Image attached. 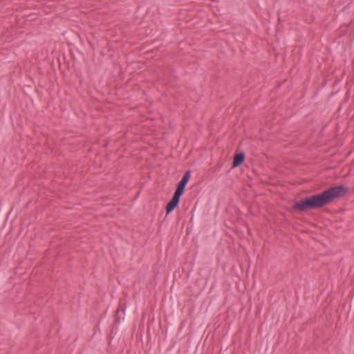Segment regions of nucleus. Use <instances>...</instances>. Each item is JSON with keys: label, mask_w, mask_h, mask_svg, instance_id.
<instances>
[{"label": "nucleus", "mask_w": 354, "mask_h": 354, "mask_svg": "<svg viewBox=\"0 0 354 354\" xmlns=\"http://www.w3.org/2000/svg\"><path fill=\"white\" fill-rule=\"evenodd\" d=\"M346 189L344 186L332 187L321 194L303 198L294 203L295 210L303 212L309 209H315L323 207L331 203L335 199L344 196Z\"/></svg>", "instance_id": "nucleus-1"}, {"label": "nucleus", "mask_w": 354, "mask_h": 354, "mask_svg": "<svg viewBox=\"0 0 354 354\" xmlns=\"http://www.w3.org/2000/svg\"><path fill=\"white\" fill-rule=\"evenodd\" d=\"M180 196L174 194L171 199L167 203L166 214L171 213L179 204Z\"/></svg>", "instance_id": "nucleus-2"}, {"label": "nucleus", "mask_w": 354, "mask_h": 354, "mask_svg": "<svg viewBox=\"0 0 354 354\" xmlns=\"http://www.w3.org/2000/svg\"><path fill=\"white\" fill-rule=\"evenodd\" d=\"M243 163V151H240L234 156L231 169L240 166Z\"/></svg>", "instance_id": "nucleus-3"}, {"label": "nucleus", "mask_w": 354, "mask_h": 354, "mask_svg": "<svg viewBox=\"0 0 354 354\" xmlns=\"http://www.w3.org/2000/svg\"><path fill=\"white\" fill-rule=\"evenodd\" d=\"M186 185L187 184L185 183L180 180L176 185V188L174 192V194L181 196L185 191Z\"/></svg>", "instance_id": "nucleus-4"}, {"label": "nucleus", "mask_w": 354, "mask_h": 354, "mask_svg": "<svg viewBox=\"0 0 354 354\" xmlns=\"http://www.w3.org/2000/svg\"><path fill=\"white\" fill-rule=\"evenodd\" d=\"M190 176H191V171L187 170L185 172V174L180 180L187 184L190 178Z\"/></svg>", "instance_id": "nucleus-5"}, {"label": "nucleus", "mask_w": 354, "mask_h": 354, "mask_svg": "<svg viewBox=\"0 0 354 354\" xmlns=\"http://www.w3.org/2000/svg\"><path fill=\"white\" fill-rule=\"evenodd\" d=\"M119 313H120V310L118 308L115 311V319L114 321L115 324H118L120 322V317L118 315Z\"/></svg>", "instance_id": "nucleus-6"}]
</instances>
